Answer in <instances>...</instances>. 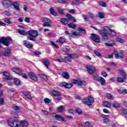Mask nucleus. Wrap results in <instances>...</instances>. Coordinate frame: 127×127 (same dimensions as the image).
Wrapping results in <instances>:
<instances>
[{
	"label": "nucleus",
	"instance_id": "50",
	"mask_svg": "<svg viewBox=\"0 0 127 127\" xmlns=\"http://www.w3.org/2000/svg\"><path fill=\"white\" fill-rule=\"evenodd\" d=\"M12 109L14 110L15 111H18L20 109V107H18L16 105L13 106Z\"/></svg>",
	"mask_w": 127,
	"mask_h": 127
},
{
	"label": "nucleus",
	"instance_id": "45",
	"mask_svg": "<svg viewBox=\"0 0 127 127\" xmlns=\"http://www.w3.org/2000/svg\"><path fill=\"white\" fill-rule=\"evenodd\" d=\"M44 101L45 103H46V104H50V103H51V100H50L48 98H45L44 99Z\"/></svg>",
	"mask_w": 127,
	"mask_h": 127
},
{
	"label": "nucleus",
	"instance_id": "7",
	"mask_svg": "<svg viewBox=\"0 0 127 127\" xmlns=\"http://www.w3.org/2000/svg\"><path fill=\"white\" fill-rule=\"evenodd\" d=\"M1 3L5 8H9L12 5V1L11 0H2Z\"/></svg>",
	"mask_w": 127,
	"mask_h": 127
},
{
	"label": "nucleus",
	"instance_id": "43",
	"mask_svg": "<svg viewBox=\"0 0 127 127\" xmlns=\"http://www.w3.org/2000/svg\"><path fill=\"white\" fill-rule=\"evenodd\" d=\"M84 125L86 127H93V126H92L91 123L89 122H84Z\"/></svg>",
	"mask_w": 127,
	"mask_h": 127
},
{
	"label": "nucleus",
	"instance_id": "34",
	"mask_svg": "<svg viewBox=\"0 0 127 127\" xmlns=\"http://www.w3.org/2000/svg\"><path fill=\"white\" fill-rule=\"evenodd\" d=\"M14 83L16 86H19L20 85V80L18 78H15L14 79Z\"/></svg>",
	"mask_w": 127,
	"mask_h": 127
},
{
	"label": "nucleus",
	"instance_id": "35",
	"mask_svg": "<svg viewBox=\"0 0 127 127\" xmlns=\"http://www.w3.org/2000/svg\"><path fill=\"white\" fill-rule=\"evenodd\" d=\"M112 106L114 108L117 109V108H120V107H121V104L118 102H114L112 104Z\"/></svg>",
	"mask_w": 127,
	"mask_h": 127
},
{
	"label": "nucleus",
	"instance_id": "23",
	"mask_svg": "<svg viewBox=\"0 0 127 127\" xmlns=\"http://www.w3.org/2000/svg\"><path fill=\"white\" fill-rule=\"evenodd\" d=\"M119 74H120V75H122L123 77H124V79L125 80H127V73L125 72L124 70L123 69L119 70Z\"/></svg>",
	"mask_w": 127,
	"mask_h": 127
},
{
	"label": "nucleus",
	"instance_id": "49",
	"mask_svg": "<svg viewBox=\"0 0 127 127\" xmlns=\"http://www.w3.org/2000/svg\"><path fill=\"white\" fill-rule=\"evenodd\" d=\"M39 76L41 78V79H43L44 80H46L47 79V76L44 74H39Z\"/></svg>",
	"mask_w": 127,
	"mask_h": 127
},
{
	"label": "nucleus",
	"instance_id": "20",
	"mask_svg": "<svg viewBox=\"0 0 127 127\" xmlns=\"http://www.w3.org/2000/svg\"><path fill=\"white\" fill-rule=\"evenodd\" d=\"M77 85H78L79 87H80V88H82L83 86L85 87L87 85V82L85 80H79L78 81V83H77Z\"/></svg>",
	"mask_w": 127,
	"mask_h": 127
},
{
	"label": "nucleus",
	"instance_id": "41",
	"mask_svg": "<svg viewBox=\"0 0 127 127\" xmlns=\"http://www.w3.org/2000/svg\"><path fill=\"white\" fill-rule=\"evenodd\" d=\"M106 97L109 99V100H114V97H113V95L110 93H107L106 94Z\"/></svg>",
	"mask_w": 127,
	"mask_h": 127
},
{
	"label": "nucleus",
	"instance_id": "64",
	"mask_svg": "<svg viewBox=\"0 0 127 127\" xmlns=\"http://www.w3.org/2000/svg\"><path fill=\"white\" fill-rule=\"evenodd\" d=\"M122 112L124 115H127V109H123L122 110Z\"/></svg>",
	"mask_w": 127,
	"mask_h": 127
},
{
	"label": "nucleus",
	"instance_id": "3",
	"mask_svg": "<svg viewBox=\"0 0 127 127\" xmlns=\"http://www.w3.org/2000/svg\"><path fill=\"white\" fill-rule=\"evenodd\" d=\"M109 30V27L104 26L103 28V30H99V32L101 35L103 37V39L105 41L108 40L109 38L108 37V34L107 33V31Z\"/></svg>",
	"mask_w": 127,
	"mask_h": 127
},
{
	"label": "nucleus",
	"instance_id": "18",
	"mask_svg": "<svg viewBox=\"0 0 127 127\" xmlns=\"http://www.w3.org/2000/svg\"><path fill=\"white\" fill-rule=\"evenodd\" d=\"M86 68L88 73H90V74L94 73V72H95L96 71V69H95V67L91 66H87Z\"/></svg>",
	"mask_w": 127,
	"mask_h": 127
},
{
	"label": "nucleus",
	"instance_id": "47",
	"mask_svg": "<svg viewBox=\"0 0 127 127\" xmlns=\"http://www.w3.org/2000/svg\"><path fill=\"white\" fill-rule=\"evenodd\" d=\"M72 87H73V84H72V83H66L65 88L66 89H70V88H72Z\"/></svg>",
	"mask_w": 127,
	"mask_h": 127
},
{
	"label": "nucleus",
	"instance_id": "38",
	"mask_svg": "<svg viewBox=\"0 0 127 127\" xmlns=\"http://www.w3.org/2000/svg\"><path fill=\"white\" fill-rule=\"evenodd\" d=\"M116 40L117 42H120V43H124V42H125V40L120 37H118Z\"/></svg>",
	"mask_w": 127,
	"mask_h": 127
},
{
	"label": "nucleus",
	"instance_id": "24",
	"mask_svg": "<svg viewBox=\"0 0 127 127\" xmlns=\"http://www.w3.org/2000/svg\"><path fill=\"white\" fill-rule=\"evenodd\" d=\"M51 93L52 94V95L56 97H60V96H61V93H60V92L55 90H52L51 91Z\"/></svg>",
	"mask_w": 127,
	"mask_h": 127
},
{
	"label": "nucleus",
	"instance_id": "42",
	"mask_svg": "<svg viewBox=\"0 0 127 127\" xmlns=\"http://www.w3.org/2000/svg\"><path fill=\"white\" fill-rule=\"evenodd\" d=\"M105 45L106 46H109V47H112V46L115 45V42H113V43H106Z\"/></svg>",
	"mask_w": 127,
	"mask_h": 127
},
{
	"label": "nucleus",
	"instance_id": "22",
	"mask_svg": "<svg viewBox=\"0 0 127 127\" xmlns=\"http://www.w3.org/2000/svg\"><path fill=\"white\" fill-rule=\"evenodd\" d=\"M17 31L18 33H19L21 35H24V36H27V35H28V32H26L23 30L18 29Z\"/></svg>",
	"mask_w": 127,
	"mask_h": 127
},
{
	"label": "nucleus",
	"instance_id": "30",
	"mask_svg": "<svg viewBox=\"0 0 127 127\" xmlns=\"http://www.w3.org/2000/svg\"><path fill=\"white\" fill-rule=\"evenodd\" d=\"M62 76L64 78V79H69L70 78V76L69 75V74L66 72H64L62 73Z\"/></svg>",
	"mask_w": 127,
	"mask_h": 127
},
{
	"label": "nucleus",
	"instance_id": "12",
	"mask_svg": "<svg viewBox=\"0 0 127 127\" xmlns=\"http://www.w3.org/2000/svg\"><path fill=\"white\" fill-rule=\"evenodd\" d=\"M91 35V38L93 41L98 43L100 42V39L98 35L94 34H92Z\"/></svg>",
	"mask_w": 127,
	"mask_h": 127
},
{
	"label": "nucleus",
	"instance_id": "17",
	"mask_svg": "<svg viewBox=\"0 0 127 127\" xmlns=\"http://www.w3.org/2000/svg\"><path fill=\"white\" fill-rule=\"evenodd\" d=\"M24 45L27 48L30 49L32 47H33V45L31 44L30 42H28L27 40L23 41Z\"/></svg>",
	"mask_w": 127,
	"mask_h": 127
},
{
	"label": "nucleus",
	"instance_id": "60",
	"mask_svg": "<svg viewBox=\"0 0 127 127\" xmlns=\"http://www.w3.org/2000/svg\"><path fill=\"white\" fill-rule=\"evenodd\" d=\"M68 113H69L70 114H72V115H74V114H75V111L73 109H69Z\"/></svg>",
	"mask_w": 127,
	"mask_h": 127
},
{
	"label": "nucleus",
	"instance_id": "5",
	"mask_svg": "<svg viewBox=\"0 0 127 127\" xmlns=\"http://www.w3.org/2000/svg\"><path fill=\"white\" fill-rule=\"evenodd\" d=\"M12 70L14 73H16V74L22 76V78H24L25 79H27L28 78L27 75L25 74V73H22L21 70H20L18 67H13L12 68Z\"/></svg>",
	"mask_w": 127,
	"mask_h": 127
},
{
	"label": "nucleus",
	"instance_id": "21",
	"mask_svg": "<svg viewBox=\"0 0 127 127\" xmlns=\"http://www.w3.org/2000/svg\"><path fill=\"white\" fill-rule=\"evenodd\" d=\"M57 111L58 113H62L63 112H64V111H65V106L61 105L58 107L57 109Z\"/></svg>",
	"mask_w": 127,
	"mask_h": 127
},
{
	"label": "nucleus",
	"instance_id": "11",
	"mask_svg": "<svg viewBox=\"0 0 127 127\" xmlns=\"http://www.w3.org/2000/svg\"><path fill=\"white\" fill-rule=\"evenodd\" d=\"M3 74V76L6 77L4 78V80H7V81H10L12 78L9 76V73L7 71H3L1 72Z\"/></svg>",
	"mask_w": 127,
	"mask_h": 127
},
{
	"label": "nucleus",
	"instance_id": "61",
	"mask_svg": "<svg viewBox=\"0 0 127 127\" xmlns=\"http://www.w3.org/2000/svg\"><path fill=\"white\" fill-rule=\"evenodd\" d=\"M83 17L85 20L86 21H88L89 20V18H88V16L86 15H83Z\"/></svg>",
	"mask_w": 127,
	"mask_h": 127
},
{
	"label": "nucleus",
	"instance_id": "62",
	"mask_svg": "<svg viewBox=\"0 0 127 127\" xmlns=\"http://www.w3.org/2000/svg\"><path fill=\"white\" fill-rule=\"evenodd\" d=\"M78 30L79 31H82V32H84V33L85 32V30H84V29H83V28L81 27H78Z\"/></svg>",
	"mask_w": 127,
	"mask_h": 127
},
{
	"label": "nucleus",
	"instance_id": "32",
	"mask_svg": "<svg viewBox=\"0 0 127 127\" xmlns=\"http://www.w3.org/2000/svg\"><path fill=\"white\" fill-rule=\"evenodd\" d=\"M125 77H117V81L119 82V83H123V82H125Z\"/></svg>",
	"mask_w": 127,
	"mask_h": 127
},
{
	"label": "nucleus",
	"instance_id": "63",
	"mask_svg": "<svg viewBox=\"0 0 127 127\" xmlns=\"http://www.w3.org/2000/svg\"><path fill=\"white\" fill-rule=\"evenodd\" d=\"M0 105H4V100L2 98H0Z\"/></svg>",
	"mask_w": 127,
	"mask_h": 127
},
{
	"label": "nucleus",
	"instance_id": "25",
	"mask_svg": "<svg viewBox=\"0 0 127 127\" xmlns=\"http://www.w3.org/2000/svg\"><path fill=\"white\" fill-rule=\"evenodd\" d=\"M43 64H44L45 67H46L47 69H48L49 67V65L50 64L49 63V60L47 59H45L43 61Z\"/></svg>",
	"mask_w": 127,
	"mask_h": 127
},
{
	"label": "nucleus",
	"instance_id": "14",
	"mask_svg": "<svg viewBox=\"0 0 127 127\" xmlns=\"http://www.w3.org/2000/svg\"><path fill=\"white\" fill-rule=\"evenodd\" d=\"M11 53V50L9 48H6L4 52H3V56L5 57H8Z\"/></svg>",
	"mask_w": 127,
	"mask_h": 127
},
{
	"label": "nucleus",
	"instance_id": "51",
	"mask_svg": "<svg viewBox=\"0 0 127 127\" xmlns=\"http://www.w3.org/2000/svg\"><path fill=\"white\" fill-rule=\"evenodd\" d=\"M57 9H58V12H59L60 14H64L63 9H62V8H58Z\"/></svg>",
	"mask_w": 127,
	"mask_h": 127
},
{
	"label": "nucleus",
	"instance_id": "56",
	"mask_svg": "<svg viewBox=\"0 0 127 127\" xmlns=\"http://www.w3.org/2000/svg\"><path fill=\"white\" fill-rule=\"evenodd\" d=\"M51 43L53 45V46H54V47H55V48H59V47H58V46H57V45L56 44V43L54 42L51 41Z\"/></svg>",
	"mask_w": 127,
	"mask_h": 127
},
{
	"label": "nucleus",
	"instance_id": "9",
	"mask_svg": "<svg viewBox=\"0 0 127 127\" xmlns=\"http://www.w3.org/2000/svg\"><path fill=\"white\" fill-rule=\"evenodd\" d=\"M87 99L89 102L85 100H83V103L88 106H92V104H94V98H93L92 96H88L87 97Z\"/></svg>",
	"mask_w": 127,
	"mask_h": 127
},
{
	"label": "nucleus",
	"instance_id": "58",
	"mask_svg": "<svg viewBox=\"0 0 127 127\" xmlns=\"http://www.w3.org/2000/svg\"><path fill=\"white\" fill-rule=\"evenodd\" d=\"M55 61H57V62H59L60 63L65 62V61H64V60L63 59H57V60H55Z\"/></svg>",
	"mask_w": 127,
	"mask_h": 127
},
{
	"label": "nucleus",
	"instance_id": "40",
	"mask_svg": "<svg viewBox=\"0 0 127 127\" xmlns=\"http://www.w3.org/2000/svg\"><path fill=\"white\" fill-rule=\"evenodd\" d=\"M99 3L101 6H102L103 7H106L107 6V4L106 2H103V1H100L99 2Z\"/></svg>",
	"mask_w": 127,
	"mask_h": 127
},
{
	"label": "nucleus",
	"instance_id": "54",
	"mask_svg": "<svg viewBox=\"0 0 127 127\" xmlns=\"http://www.w3.org/2000/svg\"><path fill=\"white\" fill-rule=\"evenodd\" d=\"M114 54L116 58H119L120 57V55H119V54H118V52L117 51H115L114 52Z\"/></svg>",
	"mask_w": 127,
	"mask_h": 127
},
{
	"label": "nucleus",
	"instance_id": "48",
	"mask_svg": "<svg viewBox=\"0 0 127 127\" xmlns=\"http://www.w3.org/2000/svg\"><path fill=\"white\" fill-rule=\"evenodd\" d=\"M94 53L96 56H98V57H99V58L102 57V55H101V53H100V52H99L97 51H95Z\"/></svg>",
	"mask_w": 127,
	"mask_h": 127
},
{
	"label": "nucleus",
	"instance_id": "44",
	"mask_svg": "<svg viewBox=\"0 0 127 127\" xmlns=\"http://www.w3.org/2000/svg\"><path fill=\"white\" fill-rule=\"evenodd\" d=\"M98 15H99V18L103 19L105 18V13L103 12H99L98 13Z\"/></svg>",
	"mask_w": 127,
	"mask_h": 127
},
{
	"label": "nucleus",
	"instance_id": "26",
	"mask_svg": "<svg viewBox=\"0 0 127 127\" xmlns=\"http://www.w3.org/2000/svg\"><path fill=\"white\" fill-rule=\"evenodd\" d=\"M112 103L109 102L107 101H105L103 102V106L105 107V108H111L112 107Z\"/></svg>",
	"mask_w": 127,
	"mask_h": 127
},
{
	"label": "nucleus",
	"instance_id": "36",
	"mask_svg": "<svg viewBox=\"0 0 127 127\" xmlns=\"http://www.w3.org/2000/svg\"><path fill=\"white\" fill-rule=\"evenodd\" d=\"M61 22L63 24H68V20L65 18H63L61 19Z\"/></svg>",
	"mask_w": 127,
	"mask_h": 127
},
{
	"label": "nucleus",
	"instance_id": "37",
	"mask_svg": "<svg viewBox=\"0 0 127 127\" xmlns=\"http://www.w3.org/2000/svg\"><path fill=\"white\" fill-rule=\"evenodd\" d=\"M68 26L69 28H72V29H75V28H76V25L73 23L68 24Z\"/></svg>",
	"mask_w": 127,
	"mask_h": 127
},
{
	"label": "nucleus",
	"instance_id": "55",
	"mask_svg": "<svg viewBox=\"0 0 127 127\" xmlns=\"http://www.w3.org/2000/svg\"><path fill=\"white\" fill-rule=\"evenodd\" d=\"M72 17L73 16H72V15H71V14H67L66 15V18H67V19H68V20H71Z\"/></svg>",
	"mask_w": 127,
	"mask_h": 127
},
{
	"label": "nucleus",
	"instance_id": "2",
	"mask_svg": "<svg viewBox=\"0 0 127 127\" xmlns=\"http://www.w3.org/2000/svg\"><path fill=\"white\" fill-rule=\"evenodd\" d=\"M27 37L28 40H31V41H36V37L38 36V31L37 30H30L28 31Z\"/></svg>",
	"mask_w": 127,
	"mask_h": 127
},
{
	"label": "nucleus",
	"instance_id": "39",
	"mask_svg": "<svg viewBox=\"0 0 127 127\" xmlns=\"http://www.w3.org/2000/svg\"><path fill=\"white\" fill-rule=\"evenodd\" d=\"M3 20L4 22L6 23H8V24H11V21H10V19L8 18H5L3 19Z\"/></svg>",
	"mask_w": 127,
	"mask_h": 127
},
{
	"label": "nucleus",
	"instance_id": "6",
	"mask_svg": "<svg viewBox=\"0 0 127 127\" xmlns=\"http://www.w3.org/2000/svg\"><path fill=\"white\" fill-rule=\"evenodd\" d=\"M42 21H43V22H44L43 24V26H44V27H51V24L50 23H51L52 21L51 20H50V19L47 17H43L42 18Z\"/></svg>",
	"mask_w": 127,
	"mask_h": 127
},
{
	"label": "nucleus",
	"instance_id": "16",
	"mask_svg": "<svg viewBox=\"0 0 127 127\" xmlns=\"http://www.w3.org/2000/svg\"><path fill=\"white\" fill-rule=\"evenodd\" d=\"M55 118L56 119V120H57V121H59V122H66L65 118L60 115L56 114L55 116Z\"/></svg>",
	"mask_w": 127,
	"mask_h": 127
},
{
	"label": "nucleus",
	"instance_id": "53",
	"mask_svg": "<svg viewBox=\"0 0 127 127\" xmlns=\"http://www.w3.org/2000/svg\"><path fill=\"white\" fill-rule=\"evenodd\" d=\"M79 80H75V79H72L71 80V83L72 84H77L79 82Z\"/></svg>",
	"mask_w": 127,
	"mask_h": 127
},
{
	"label": "nucleus",
	"instance_id": "57",
	"mask_svg": "<svg viewBox=\"0 0 127 127\" xmlns=\"http://www.w3.org/2000/svg\"><path fill=\"white\" fill-rule=\"evenodd\" d=\"M101 75H102V76H103V77H107L108 76V74L107 73V72H105V71H102L101 72Z\"/></svg>",
	"mask_w": 127,
	"mask_h": 127
},
{
	"label": "nucleus",
	"instance_id": "8",
	"mask_svg": "<svg viewBox=\"0 0 127 127\" xmlns=\"http://www.w3.org/2000/svg\"><path fill=\"white\" fill-rule=\"evenodd\" d=\"M93 77H94V80L100 83L102 86L106 84V80L104 79V78L103 77L99 76L98 75H94Z\"/></svg>",
	"mask_w": 127,
	"mask_h": 127
},
{
	"label": "nucleus",
	"instance_id": "29",
	"mask_svg": "<svg viewBox=\"0 0 127 127\" xmlns=\"http://www.w3.org/2000/svg\"><path fill=\"white\" fill-rule=\"evenodd\" d=\"M66 41V39L64 37H61L59 38V40L57 41V42L59 43H63Z\"/></svg>",
	"mask_w": 127,
	"mask_h": 127
},
{
	"label": "nucleus",
	"instance_id": "13",
	"mask_svg": "<svg viewBox=\"0 0 127 127\" xmlns=\"http://www.w3.org/2000/svg\"><path fill=\"white\" fill-rule=\"evenodd\" d=\"M12 5H13L15 10H17V11H20V8L19 7V6H20V4H19L18 2L16 1L13 2L12 3Z\"/></svg>",
	"mask_w": 127,
	"mask_h": 127
},
{
	"label": "nucleus",
	"instance_id": "28",
	"mask_svg": "<svg viewBox=\"0 0 127 127\" xmlns=\"http://www.w3.org/2000/svg\"><path fill=\"white\" fill-rule=\"evenodd\" d=\"M22 93L23 95H25V97H27V99H29V100H32V97L31 95L26 93L25 91H22Z\"/></svg>",
	"mask_w": 127,
	"mask_h": 127
},
{
	"label": "nucleus",
	"instance_id": "1",
	"mask_svg": "<svg viewBox=\"0 0 127 127\" xmlns=\"http://www.w3.org/2000/svg\"><path fill=\"white\" fill-rule=\"evenodd\" d=\"M7 122L9 126L11 127H25L29 126L28 122L25 121H21L20 124L16 123V122L15 121L8 120Z\"/></svg>",
	"mask_w": 127,
	"mask_h": 127
},
{
	"label": "nucleus",
	"instance_id": "59",
	"mask_svg": "<svg viewBox=\"0 0 127 127\" xmlns=\"http://www.w3.org/2000/svg\"><path fill=\"white\" fill-rule=\"evenodd\" d=\"M25 21L27 23H29L30 22V19L29 17H25Z\"/></svg>",
	"mask_w": 127,
	"mask_h": 127
},
{
	"label": "nucleus",
	"instance_id": "19",
	"mask_svg": "<svg viewBox=\"0 0 127 127\" xmlns=\"http://www.w3.org/2000/svg\"><path fill=\"white\" fill-rule=\"evenodd\" d=\"M107 34H109L111 36H116V35H117V33L115 31L110 29L109 27L108 30L107 31Z\"/></svg>",
	"mask_w": 127,
	"mask_h": 127
},
{
	"label": "nucleus",
	"instance_id": "31",
	"mask_svg": "<svg viewBox=\"0 0 127 127\" xmlns=\"http://www.w3.org/2000/svg\"><path fill=\"white\" fill-rule=\"evenodd\" d=\"M50 12H51V14L54 15V16H56L57 15V13L55 12V11H54V9L53 7H51L50 8Z\"/></svg>",
	"mask_w": 127,
	"mask_h": 127
},
{
	"label": "nucleus",
	"instance_id": "46",
	"mask_svg": "<svg viewBox=\"0 0 127 127\" xmlns=\"http://www.w3.org/2000/svg\"><path fill=\"white\" fill-rule=\"evenodd\" d=\"M12 116L15 119H18V114L16 112H12Z\"/></svg>",
	"mask_w": 127,
	"mask_h": 127
},
{
	"label": "nucleus",
	"instance_id": "27",
	"mask_svg": "<svg viewBox=\"0 0 127 127\" xmlns=\"http://www.w3.org/2000/svg\"><path fill=\"white\" fill-rule=\"evenodd\" d=\"M70 36L74 38V37H77V36H81V34L77 32H72V33L70 34Z\"/></svg>",
	"mask_w": 127,
	"mask_h": 127
},
{
	"label": "nucleus",
	"instance_id": "52",
	"mask_svg": "<svg viewBox=\"0 0 127 127\" xmlns=\"http://www.w3.org/2000/svg\"><path fill=\"white\" fill-rule=\"evenodd\" d=\"M66 85H67V83L64 82L60 83V87H64L65 88H66Z\"/></svg>",
	"mask_w": 127,
	"mask_h": 127
},
{
	"label": "nucleus",
	"instance_id": "10",
	"mask_svg": "<svg viewBox=\"0 0 127 127\" xmlns=\"http://www.w3.org/2000/svg\"><path fill=\"white\" fill-rule=\"evenodd\" d=\"M77 57V55L75 54H68L67 57H65V59L68 62H71L72 59Z\"/></svg>",
	"mask_w": 127,
	"mask_h": 127
},
{
	"label": "nucleus",
	"instance_id": "15",
	"mask_svg": "<svg viewBox=\"0 0 127 127\" xmlns=\"http://www.w3.org/2000/svg\"><path fill=\"white\" fill-rule=\"evenodd\" d=\"M29 76L30 79H31V80H32L33 81H35V82H36L38 80L37 76L33 72H29Z\"/></svg>",
	"mask_w": 127,
	"mask_h": 127
},
{
	"label": "nucleus",
	"instance_id": "33",
	"mask_svg": "<svg viewBox=\"0 0 127 127\" xmlns=\"http://www.w3.org/2000/svg\"><path fill=\"white\" fill-rule=\"evenodd\" d=\"M75 113H76L77 114L79 115V116H81L82 114H83V111L80 108H77L75 109Z\"/></svg>",
	"mask_w": 127,
	"mask_h": 127
},
{
	"label": "nucleus",
	"instance_id": "4",
	"mask_svg": "<svg viewBox=\"0 0 127 127\" xmlns=\"http://www.w3.org/2000/svg\"><path fill=\"white\" fill-rule=\"evenodd\" d=\"M0 42L5 45V46H8L9 43L11 42V38L9 37H1L0 38Z\"/></svg>",
	"mask_w": 127,
	"mask_h": 127
}]
</instances>
